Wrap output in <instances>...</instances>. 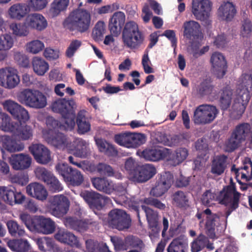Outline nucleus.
<instances>
[{"instance_id":"10","label":"nucleus","mask_w":252,"mask_h":252,"mask_svg":"<svg viewBox=\"0 0 252 252\" xmlns=\"http://www.w3.org/2000/svg\"><path fill=\"white\" fill-rule=\"evenodd\" d=\"M211 10V3L210 0H192L191 12L195 19L210 24L209 20Z\"/></svg>"},{"instance_id":"16","label":"nucleus","mask_w":252,"mask_h":252,"mask_svg":"<svg viewBox=\"0 0 252 252\" xmlns=\"http://www.w3.org/2000/svg\"><path fill=\"white\" fill-rule=\"evenodd\" d=\"M210 62L217 77L222 78L227 68V62L223 55L219 52L214 53L211 57Z\"/></svg>"},{"instance_id":"3","label":"nucleus","mask_w":252,"mask_h":252,"mask_svg":"<svg viewBox=\"0 0 252 252\" xmlns=\"http://www.w3.org/2000/svg\"><path fill=\"white\" fill-rule=\"evenodd\" d=\"M52 109L54 112L62 115L64 120V123L67 124V128H74L75 125L76 104L72 99L59 98L52 104Z\"/></svg>"},{"instance_id":"1","label":"nucleus","mask_w":252,"mask_h":252,"mask_svg":"<svg viewBox=\"0 0 252 252\" xmlns=\"http://www.w3.org/2000/svg\"><path fill=\"white\" fill-rule=\"evenodd\" d=\"M91 15L87 10L77 8L72 11L63 22V26L69 31L83 33L91 26Z\"/></svg>"},{"instance_id":"22","label":"nucleus","mask_w":252,"mask_h":252,"mask_svg":"<svg viewBox=\"0 0 252 252\" xmlns=\"http://www.w3.org/2000/svg\"><path fill=\"white\" fill-rule=\"evenodd\" d=\"M125 22V15L122 12L114 13L110 19L108 28L110 32L115 36L119 34Z\"/></svg>"},{"instance_id":"11","label":"nucleus","mask_w":252,"mask_h":252,"mask_svg":"<svg viewBox=\"0 0 252 252\" xmlns=\"http://www.w3.org/2000/svg\"><path fill=\"white\" fill-rule=\"evenodd\" d=\"M50 213L57 217L61 218L66 214L69 209V200L63 195H56L49 199Z\"/></svg>"},{"instance_id":"8","label":"nucleus","mask_w":252,"mask_h":252,"mask_svg":"<svg viewBox=\"0 0 252 252\" xmlns=\"http://www.w3.org/2000/svg\"><path fill=\"white\" fill-rule=\"evenodd\" d=\"M108 225L112 228L124 230L131 225V219L126 211L115 209L110 211L108 215Z\"/></svg>"},{"instance_id":"29","label":"nucleus","mask_w":252,"mask_h":252,"mask_svg":"<svg viewBox=\"0 0 252 252\" xmlns=\"http://www.w3.org/2000/svg\"><path fill=\"white\" fill-rule=\"evenodd\" d=\"M28 194L39 200L46 199L48 193L44 186L37 183H31L26 187Z\"/></svg>"},{"instance_id":"19","label":"nucleus","mask_w":252,"mask_h":252,"mask_svg":"<svg viewBox=\"0 0 252 252\" xmlns=\"http://www.w3.org/2000/svg\"><path fill=\"white\" fill-rule=\"evenodd\" d=\"M43 135L49 144L57 148H63L67 145V138L66 135L61 132L50 130L47 133H44Z\"/></svg>"},{"instance_id":"46","label":"nucleus","mask_w":252,"mask_h":252,"mask_svg":"<svg viewBox=\"0 0 252 252\" xmlns=\"http://www.w3.org/2000/svg\"><path fill=\"white\" fill-rule=\"evenodd\" d=\"M46 124L49 128V130L47 132L50 130L54 131H58L59 130L67 131L73 129L67 128V124L64 123V120H63V124H61V122L55 119L52 117H49L47 118L46 120Z\"/></svg>"},{"instance_id":"58","label":"nucleus","mask_w":252,"mask_h":252,"mask_svg":"<svg viewBox=\"0 0 252 252\" xmlns=\"http://www.w3.org/2000/svg\"><path fill=\"white\" fill-rule=\"evenodd\" d=\"M19 218L21 221L31 231H33L36 218H32L30 214L27 213H22L20 215Z\"/></svg>"},{"instance_id":"25","label":"nucleus","mask_w":252,"mask_h":252,"mask_svg":"<svg viewBox=\"0 0 252 252\" xmlns=\"http://www.w3.org/2000/svg\"><path fill=\"white\" fill-rule=\"evenodd\" d=\"M237 12L236 7L233 2L224 1L218 10V15L222 20L230 21L234 18Z\"/></svg>"},{"instance_id":"63","label":"nucleus","mask_w":252,"mask_h":252,"mask_svg":"<svg viewBox=\"0 0 252 252\" xmlns=\"http://www.w3.org/2000/svg\"><path fill=\"white\" fill-rule=\"evenodd\" d=\"M30 52L32 54H37L42 51L45 47L42 42L36 40L31 41L27 45Z\"/></svg>"},{"instance_id":"34","label":"nucleus","mask_w":252,"mask_h":252,"mask_svg":"<svg viewBox=\"0 0 252 252\" xmlns=\"http://www.w3.org/2000/svg\"><path fill=\"white\" fill-rule=\"evenodd\" d=\"M203 213L207 215V221L205 225L206 233L211 238H214L216 236L215 222L216 220L219 217L216 214H213L209 209H207L204 211Z\"/></svg>"},{"instance_id":"57","label":"nucleus","mask_w":252,"mask_h":252,"mask_svg":"<svg viewBox=\"0 0 252 252\" xmlns=\"http://www.w3.org/2000/svg\"><path fill=\"white\" fill-rule=\"evenodd\" d=\"M131 133H123L115 136L116 143L120 146L130 148Z\"/></svg>"},{"instance_id":"21","label":"nucleus","mask_w":252,"mask_h":252,"mask_svg":"<svg viewBox=\"0 0 252 252\" xmlns=\"http://www.w3.org/2000/svg\"><path fill=\"white\" fill-rule=\"evenodd\" d=\"M55 238L58 241L67 244L72 247L79 248L81 247V244L78 238L71 232L65 229H59L56 233Z\"/></svg>"},{"instance_id":"59","label":"nucleus","mask_w":252,"mask_h":252,"mask_svg":"<svg viewBox=\"0 0 252 252\" xmlns=\"http://www.w3.org/2000/svg\"><path fill=\"white\" fill-rule=\"evenodd\" d=\"M145 143V136L143 134L131 133L130 148H137Z\"/></svg>"},{"instance_id":"52","label":"nucleus","mask_w":252,"mask_h":252,"mask_svg":"<svg viewBox=\"0 0 252 252\" xmlns=\"http://www.w3.org/2000/svg\"><path fill=\"white\" fill-rule=\"evenodd\" d=\"M65 182L68 185L78 187L81 185L84 181L82 174H61Z\"/></svg>"},{"instance_id":"62","label":"nucleus","mask_w":252,"mask_h":252,"mask_svg":"<svg viewBox=\"0 0 252 252\" xmlns=\"http://www.w3.org/2000/svg\"><path fill=\"white\" fill-rule=\"evenodd\" d=\"M15 112L13 117L18 120L19 121L18 123H25L29 120L30 117L28 111L21 105H19Z\"/></svg>"},{"instance_id":"42","label":"nucleus","mask_w":252,"mask_h":252,"mask_svg":"<svg viewBox=\"0 0 252 252\" xmlns=\"http://www.w3.org/2000/svg\"><path fill=\"white\" fill-rule=\"evenodd\" d=\"M33 71L38 75H43L49 69V64L43 59L34 57L32 62Z\"/></svg>"},{"instance_id":"64","label":"nucleus","mask_w":252,"mask_h":252,"mask_svg":"<svg viewBox=\"0 0 252 252\" xmlns=\"http://www.w3.org/2000/svg\"><path fill=\"white\" fill-rule=\"evenodd\" d=\"M115 191L117 194L119 196V199L122 200L123 202H126L127 201L128 198L126 196L127 193L126 188L125 186L122 184H118L114 186L113 191Z\"/></svg>"},{"instance_id":"43","label":"nucleus","mask_w":252,"mask_h":252,"mask_svg":"<svg viewBox=\"0 0 252 252\" xmlns=\"http://www.w3.org/2000/svg\"><path fill=\"white\" fill-rule=\"evenodd\" d=\"M172 202L180 208H187L189 206V199L182 190L175 191L172 196Z\"/></svg>"},{"instance_id":"6","label":"nucleus","mask_w":252,"mask_h":252,"mask_svg":"<svg viewBox=\"0 0 252 252\" xmlns=\"http://www.w3.org/2000/svg\"><path fill=\"white\" fill-rule=\"evenodd\" d=\"M123 42L131 49H138L143 44L144 36L139 31L138 25L133 21L126 23L122 32Z\"/></svg>"},{"instance_id":"31","label":"nucleus","mask_w":252,"mask_h":252,"mask_svg":"<svg viewBox=\"0 0 252 252\" xmlns=\"http://www.w3.org/2000/svg\"><path fill=\"white\" fill-rule=\"evenodd\" d=\"M142 155L146 160L153 161L162 159L165 157L163 149L158 147L145 149L143 151Z\"/></svg>"},{"instance_id":"27","label":"nucleus","mask_w":252,"mask_h":252,"mask_svg":"<svg viewBox=\"0 0 252 252\" xmlns=\"http://www.w3.org/2000/svg\"><path fill=\"white\" fill-rule=\"evenodd\" d=\"M36 175L38 179L47 186L50 191L57 192L63 189V186L54 174H36Z\"/></svg>"},{"instance_id":"51","label":"nucleus","mask_w":252,"mask_h":252,"mask_svg":"<svg viewBox=\"0 0 252 252\" xmlns=\"http://www.w3.org/2000/svg\"><path fill=\"white\" fill-rule=\"evenodd\" d=\"M28 28L26 24V20L24 23H12L10 25V29L12 31L13 33L19 36L28 35L29 33Z\"/></svg>"},{"instance_id":"32","label":"nucleus","mask_w":252,"mask_h":252,"mask_svg":"<svg viewBox=\"0 0 252 252\" xmlns=\"http://www.w3.org/2000/svg\"><path fill=\"white\" fill-rule=\"evenodd\" d=\"M227 160V157L224 155L215 157L212 161V173H223L228 164Z\"/></svg>"},{"instance_id":"33","label":"nucleus","mask_w":252,"mask_h":252,"mask_svg":"<svg viewBox=\"0 0 252 252\" xmlns=\"http://www.w3.org/2000/svg\"><path fill=\"white\" fill-rule=\"evenodd\" d=\"M13 134L19 140H28L32 136V128L25 123H17Z\"/></svg>"},{"instance_id":"4","label":"nucleus","mask_w":252,"mask_h":252,"mask_svg":"<svg viewBox=\"0 0 252 252\" xmlns=\"http://www.w3.org/2000/svg\"><path fill=\"white\" fill-rule=\"evenodd\" d=\"M230 184L224 187L220 191L218 197V201L221 204L229 205V208L225 212L226 218L232 213V211L238 208L240 197V193L236 190L235 184L230 180Z\"/></svg>"},{"instance_id":"5","label":"nucleus","mask_w":252,"mask_h":252,"mask_svg":"<svg viewBox=\"0 0 252 252\" xmlns=\"http://www.w3.org/2000/svg\"><path fill=\"white\" fill-rule=\"evenodd\" d=\"M17 97L20 103L32 108L42 109L47 105L46 96L38 90L25 89Z\"/></svg>"},{"instance_id":"20","label":"nucleus","mask_w":252,"mask_h":252,"mask_svg":"<svg viewBox=\"0 0 252 252\" xmlns=\"http://www.w3.org/2000/svg\"><path fill=\"white\" fill-rule=\"evenodd\" d=\"M183 28V35L186 39L189 40L198 39L202 33L199 23L194 20L185 22Z\"/></svg>"},{"instance_id":"53","label":"nucleus","mask_w":252,"mask_h":252,"mask_svg":"<svg viewBox=\"0 0 252 252\" xmlns=\"http://www.w3.org/2000/svg\"><path fill=\"white\" fill-rule=\"evenodd\" d=\"M208 238L204 235H199L191 244L192 252H199L206 247Z\"/></svg>"},{"instance_id":"28","label":"nucleus","mask_w":252,"mask_h":252,"mask_svg":"<svg viewBox=\"0 0 252 252\" xmlns=\"http://www.w3.org/2000/svg\"><path fill=\"white\" fill-rule=\"evenodd\" d=\"M0 145L10 152L20 151L24 148L23 144L18 143L15 139L7 135H0Z\"/></svg>"},{"instance_id":"35","label":"nucleus","mask_w":252,"mask_h":252,"mask_svg":"<svg viewBox=\"0 0 252 252\" xmlns=\"http://www.w3.org/2000/svg\"><path fill=\"white\" fill-rule=\"evenodd\" d=\"M7 247L16 252H28L31 245L27 240L23 239L10 240L7 242Z\"/></svg>"},{"instance_id":"40","label":"nucleus","mask_w":252,"mask_h":252,"mask_svg":"<svg viewBox=\"0 0 252 252\" xmlns=\"http://www.w3.org/2000/svg\"><path fill=\"white\" fill-rule=\"evenodd\" d=\"M69 4V0H54L51 4L49 14L52 17H57L65 11Z\"/></svg>"},{"instance_id":"7","label":"nucleus","mask_w":252,"mask_h":252,"mask_svg":"<svg viewBox=\"0 0 252 252\" xmlns=\"http://www.w3.org/2000/svg\"><path fill=\"white\" fill-rule=\"evenodd\" d=\"M252 128L248 123H241L237 125L231 131L230 137L228 139L226 146L231 151L238 148L246 139L250 142Z\"/></svg>"},{"instance_id":"17","label":"nucleus","mask_w":252,"mask_h":252,"mask_svg":"<svg viewBox=\"0 0 252 252\" xmlns=\"http://www.w3.org/2000/svg\"><path fill=\"white\" fill-rule=\"evenodd\" d=\"M33 231L48 235L54 233L56 230V223L50 218L39 216L36 218Z\"/></svg>"},{"instance_id":"37","label":"nucleus","mask_w":252,"mask_h":252,"mask_svg":"<svg viewBox=\"0 0 252 252\" xmlns=\"http://www.w3.org/2000/svg\"><path fill=\"white\" fill-rule=\"evenodd\" d=\"M86 111L80 110L77 114L76 123L78 126V131L79 134H85L91 130V125L88 119L86 117Z\"/></svg>"},{"instance_id":"12","label":"nucleus","mask_w":252,"mask_h":252,"mask_svg":"<svg viewBox=\"0 0 252 252\" xmlns=\"http://www.w3.org/2000/svg\"><path fill=\"white\" fill-rule=\"evenodd\" d=\"M81 196L92 208L101 210L110 201L109 197L103 196L94 191L85 190L81 193Z\"/></svg>"},{"instance_id":"15","label":"nucleus","mask_w":252,"mask_h":252,"mask_svg":"<svg viewBox=\"0 0 252 252\" xmlns=\"http://www.w3.org/2000/svg\"><path fill=\"white\" fill-rule=\"evenodd\" d=\"M63 223L65 226L80 233L86 231L90 225H95L97 223L93 220H78L76 217H68L64 219Z\"/></svg>"},{"instance_id":"54","label":"nucleus","mask_w":252,"mask_h":252,"mask_svg":"<svg viewBox=\"0 0 252 252\" xmlns=\"http://www.w3.org/2000/svg\"><path fill=\"white\" fill-rule=\"evenodd\" d=\"M240 35L243 38H249L252 35V22L248 19L242 21L240 28Z\"/></svg>"},{"instance_id":"30","label":"nucleus","mask_w":252,"mask_h":252,"mask_svg":"<svg viewBox=\"0 0 252 252\" xmlns=\"http://www.w3.org/2000/svg\"><path fill=\"white\" fill-rule=\"evenodd\" d=\"M92 184L97 190L103 191L107 194L113 192L114 185L106 177H95L92 179Z\"/></svg>"},{"instance_id":"49","label":"nucleus","mask_w":252,"mask_h":252,"mask_svg":"<svg viewBox=\"0 0 252 252\" xmlns=\"http://www.w3.org/2000/svg\"><path fill=\"white\" fill-rule=\"evenodd\" d=\"M16 189L6 187H0V197L2 198L4 201L10 205H13V200L15 197Z\"/></svg>"},{"instance_id":"50","label":"nucleus","mask_w":252,"mask_h":252,"mask_svg":"<svg viewBox=\"0 0 252 252\" xmlns=\"http://www.w3.org/2000/svg\"><path fill=\"white\" fill-rule=\"evenodd\" d=\"M73 155L78 158H86L88 154V144L82 139L77 140L76 148L73 151Z\"/></svg>"},{"instance_id":"47","label":"nucleus","mask_w":252,"mask_h":252,"mask_svg":"<svg viewBox=\"0 0 252 252\" xmlns=\"http://www.w3.org/2000/svg\"><path fill=\"white\" fill-rule=\"evenodd\" d=\"M1 120L0 129L5 132H10L13 133L17 123L11 122L10 118L6 113L1 114Z\"/></svg>"},{"instance_id":"41","label":"nucleus","mask_w":252,"mask_h":252,"mask_svg":"<svg viewBox=\"0 0 252 252\" xmlns=\"http://www.w3.org/2000/svg\"><path fill=\"white\" fill-rule=\"evenodd\" d=\"M8 13L10 18L20 20L27 14V7L24 4H14L9 7Z\"/></svg>"},{"instance_id":"24","label":"nucleus","mask_w":252,"mask_h":252,"mask_svg":"<svg viewBox=\"0 0 252 252\" xmlns=\"http://www.w3.org/2000/svg\"><path fill=\"white\" fill-rule=\"evenodd\" d=\"M32 158L29 155L19 154L14 155L10 159V164L15 170H23L28 169L31 165Z\"/></svg>"},{"instance_id":"60","label":"nucleus","mask_w":252,"mask_h":252,"mask_svg":"<svg viewBox=\"0 0 252 252\" xmlns=\"http://www.w3.org/2000/svg\"><path fill=\"white\" fill-rule=\"evenodd\" d=\"M155 174H128L127 177L130 181L134 184L145 183L152 178Z\"/></svg>"},{"instance_id":"13","label":"nucleus","mask_w":252,"mask_h":252,"mask_svg":"<svg viewBox=\"0 0 252 252\" xmlns=\"http://www.w3.org/2000/svg\"><path fill=\"white\" fill-rule=\"evenodd\" d=\"M19 82L17 69L10 67L0 69V85L12 89L16 87Z\"/></svg>"},{"instance_id":"18","label":"nucleus","mask_w":252,"mask_h":252,"mask_svg":"<svg viewBox=\"0 0 252 252\" xmlns=\"http://www.w3.org/2000/svg\"><path fill=\"white\" fill-rule=\"evenodd\" d=\"M30 150L35 160L38 163L46 164L51 160L50 150L42 144H34Z\"/></svg>"},{"instance_id":"44","label":"nucleus","mask_w":252,"mask_h":252,"mask_svg":"<svg viewBox=\"0 0 252 252\" xmlns=\"http://www.w3.org/2000/svg\"><path fill=\"white\" fill-rule=\"evenodd\" d=\"M87 170L91 172L98 173H114L113 168L109 164L105 162H99L97 164L90 163L86 166Z\"/></svg>"},{"instance_id":"39","label":"nucleus","mask_w":252,"mask_h":252,"mask_svg":"<svg viewBox=\"0 0 252 252\" xmlns=\"http://www.w3.org/2000/svg\"><path fill=\"white\" fill-rule=\"evenodd\" d=\"M95 141L99 151L104 153L108 157H115L118 154V151L114 146L107 143L106 140L97 138Z\"/></svg>"},{"instance_id":"56","label":"nucleus","mask_w":252,"mask_h":252,"mask_svg":"<svg viewBox=\"0 0 252 252\" xmlns=\"http://www.w3.org/2000/svg\"><path fill=\"white\" fill-rule=\"evenodd\" d=\"M125 168L128 173H142L141 166L132 158H129L125 162Z\"/></svg>"},{"instance_id":"9","label":"nucleus","mask_w":252,"mask_h":252,"mask_svg":"<svg viewBox=\"0 0 252 252\" xmlns=\"http://www.w3.org/2000/svg\"><path fill=\"white\" fill-rule=\"evenodd\" d=\"M218 110L216 106L201 105L194 111L193 121L195 125H205L211 123L217 117Z\"/></svg>"},{"instance_id":"14","label":"nucleus","mask_w":252,"mask_h":252,"mask_svg":"<svg viewBox=\"0 0 252 252\" xmlns=\"http://www.w3.org/2000/svg\"><path fill=\"white\" fill-rule=\"evenodd\" d=\"M173 182V174H160L155 187L150 191V194L156 197L162 196L169 190Z\"/></svg>"},{"instance_id":"26","label":"nucleus","mask_w":252,"mask_h":252,"mask_svg":"<svg viewBox=\"0 0 252 252\" xmlns=\"http://www.w3.org/2000/svg\"><path fill=\"white\" fill-rule=\"evenodd\" d=\"M141 208L145 213L147 220L153 234L158 235L160 230L158 224V213L145 205H141Z\"/></svg>"},{"instance_id":"45","label":"nucleus","mask_w":252,"mask_h":252,"mask_svg":"<svg viewBox=\"0 0 252 252\" xmlns=\"http://www.w3.org/2000/svg\"><path fill=\"white\" fill-rule=\"evenodd\" d=\"M214 88V86L210 81L207 79L204 80L197 85L196 93L200 97L208 96L212 93Z\"/></svg>"},{"instance_id":"61","label":"nucleus","mask_w":252,"mask_h":252,"mask_svg":"<svg viewBox=\"0 0 252 252\" xmlns=\"http://www.w3.org/2000/svg\"><path fill=\"white\" fill-rule=\"evenodd\" d=\"M13 40L11 36L6 34L0 36V51H6L12 47Z\"/></svg>"},{"instance_id":"38","label":"nucleus","mask_w":252,"mask_h":252,"mask_svg":"<svg viewBox=\"0 0 252 252\" xmlns=\"http://www.w3.org/2000/svg\"><path fill=\"white\" fill-rule=\"evenodd\" d=\"M232 90L229 86L223 88L220 97V106L223 110H227L232 102Z\"/></svg>"},{"instance_id":"23","label":"nucleus","mask_w":252,"mask_h":252,"mask_svg":"<svg viewBox=\"0 0 252 252\" xmlns=\"http://www.w3.org/2000/svg\"><path fill=\"white\" fill-rule=\"evenodd\" d=\"M26 24L31 29L41 31L47 26V22L44 16L40 14L33 13L28 15Z\"/></svg>"},{"instance_id":"55","label":"nucleus","mask_w":252,"mask_h":252,"mask_svg":"<svg viewBox=\"0 0 252 252\" xmlns=\"http://www.w3.org/2000/svg\"><path fill=\"white\" fill-rule=\"evenodd\" d=\"M105 32V23L102 21H98L94 26L93 32V39L96 41H101Z\"/></svg>"},{"instance_id":"2","label":"nucleus","mask_w":252,"mask_h":252,"mask_svg":"<svg viewBox=\"0 0 252 252\" xmlns=\"http://www.w3.org/2000/svg\"><path fill=\"white\" fill-rule=\"evenodd\" d=\"M237 96L233 109L239 108L238 113L240 117L244 113L252 94V75L244 74L242 76L241 82L237 90Z\"/></svg>"},{"instance_id":"36","label":"nucleus","mask_w":252,"mask_h":252,"mask_svg":"<svg viewBox=\"0 0 252 252\" xmlns=\"http://www.w3.org/2000/svg\"><path fill=\"white\" fill-rule=\"evenodd\" d=\"M188 243L183 236L174 239L167 248L168 252H187Z\"/></svg>"},{"instance_id":"48","label":"nucleus","mask_w":252,"mask_h":252,"mask_svg":"<svg viewBox=\"0 0 252 252\" xmlns=\"http://www.w3.org/2000/svg\"><path fill=\"white\" fill-rule=\"evenodd\" d=\"M7 227L10 234L14 237H21L25 235L24 229L14 220L7 222Z\"/></svg>"}]
</instances>
